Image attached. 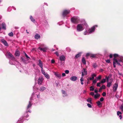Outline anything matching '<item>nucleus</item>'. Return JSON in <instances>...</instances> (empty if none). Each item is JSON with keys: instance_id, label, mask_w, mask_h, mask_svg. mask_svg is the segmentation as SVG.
I'll use <instances>...</instances> for the list:
<instances>
[{"instance_id": "f704fd0d", "label": "nucleus", "mask_w": 123, "mask_h": 123, "mask_svg": "<svg viewBox=\"0 0 123 123\" xmlns=\"http://www.w3.org/2000/svg\"><path fill=\"white\" fill-rule=\"evenodd\" d=\"M8 35L10 37H12L13 35V33L12 32L9 33L8 34Z\"/></svg>"}, {"instance_id": "0e129e2a", "label": "nucleus", "mask_w": 123, "mask_h": 123, "mask_svg": "<svg viewBox=\"0 0 123 123\" xmlns=\"http://www.w3.org/2000/svg\"><path fill=\"white\" fill-rule=\"evenodd\" d=\"M55 83H56V86H58V84H59V83L57 81H55Z\"/></svg>"}, {"instance_id": "f257e3e1", "label": "nucleus", "mask_w": 123, "mask_h": 123, "mask_svg": "<svg viewBox=\"0 0 123 123\" xmlns=\"http://www.w3.org/2000/svg\"><path fill=\"white\" fill-rule=\"evenodd\" d=\"M35 94L33 92L32 94L31 97L30 99V101L29 102V104H28L26 108V112L28 113V112H31V111L30 109L31 108L32 105L34 102L36 101V99L35 98L36 97L35 96H34Z\"/></svg>"}, {"instance_id": "680f3d73", "label": "nucleus", "mask_w": 123, "mask_h": 123, "mask_svg": "<svg viewBox=\"0 0 123 123\" xmlns=\"http://www.w3.org/2000/svg\"><path fill=\"white\" fill-rule=\"evenodd\" d=\"M17 123H22V121H21V120H18V122Z\"/></svg>"}, {"instance_id": "de8ad7c7", "label": "nucleus", "mask_w": 123, "mask_h": 123, "mask_svg": "<svg viewBox=\"0 0 123 123\" xmlns=\"http://www.w3.org/2000/svg\"><path fill=\"white\" fill-rule=\"evenodd\" d=\"M119 59L120 60H121V62H122V61H123V57L120 56V57Z\"/></svg>"}, {"instance_id": "bf43d9fd", "label": "nucleus", "mask_w": 123, "mask_h": 123, "mask_svg": "<svg viewBox=\"0 0 123 123\" xmlns=\"http://www.w3.org/2000/svg\"><path fill=\"white\" fill-rule=\"evenodd\" d=\"M90 94L92 96L94 95V93L93 92H91L90 93Z\"/></svg>"}, {"instance_id": "a211bd4d", "label": "nucleus", "mask_w": 123, "mask_h": 123, "mask_svg": "<svg viewBox=\"0 0 123 123\" xmlns=\"http://www.w3.org/2000/svg\"><path fill=\"white\" fill-rule=\"evenodd\" d=\"M112 82V80L110 82H107V86L108 87H110L111 85Z\"/></svg>"}, {"instance_id": "1a4fd4ad", "label": "nucleus", "mask_w": 123, "mask_h": 123, "mask_svg": "<svg viewBox=\"0 0 123 123\" xmlns=\"http://www.w3.org/2000/svg\"><path fill=\"white\" fill-rule=\"evenodd\" d=\"M118 87V84L116 83H115L113 85V91L115 92L116 91Z\"/></svg>"}, {"instance_id": "aec40b11", "label": "nucleus", "mask_w": 123, "mask_h": 123, "mask_svg": "<svg viewBox=\"0 0 123 123\" xmlns=\"http://www.w3.org/2000/svg\"><path fill=\"white\" fill-rule=\"evenodd\" d=\"M113 55L114 57V58H118V59H119L120 55H119L118 54H114Z\"/></svg>"}, {"instance_id": "7c9ffc66", "label": "nucleus", "mask_w": 123, "mask_h": 123, "mask_svg": "<svg viewBox=\"0 0 123 123\" xmlns=\"http://www.w3.org/2000/svg\"><path fill=\"white\" fill-rule=\"evenodd\" d=\"M41 71L42 73L44 75H45L46 74H47L45 72V71L43 70V69H41Z\"/></svg>"}, {"instance_id": "3c124183", "label": "nucleus", "mask_w": 123, "mask_h": 123, "mask_svg": "<svg viewBox=\"0 0 123 123\" xmlns=\"http://www.w3.org/2000/svg\"><path fill=\"white\" fill-rule=\"evenodd\" d=\"M65 73L67 74H68L69 73V71L68 70H66L65 71Z\"/></svg>"}, {"instance_id": "9d476101", "label": "nucleus", "mask_w": 123, "mask_h": 123, "mask_svg": "<svg viewBox=\"0 0 123 123\" xmlns=\"http://www.w3.org/2000/svg\"><path fill=\"white\" fill-rule=\"evenodd\" d=\"M82 76H84L85 75L87 74V73L86 69L84 68H83V70L82 71Z\"/></svg>"}, {"instance_id": "f03ea898", "label": "nucleus", "mask_w": 123, "mask_h": 123, "mask_svg": "<svg viewBox=\"0 0 123 123\" xmlns=\"http://www.w3.org/2000/svg\"><path fill=\"white\" fill-rule=\"evenodd\" d=\"M85 26L87 27L88 25L85 21L83 20V22L78 24L76 26V31L78 32H80L83 31L85 28Z\"/></svg>"}, {"instance_id": "09e8293b", "label": "nucleus", "mask_w": 123, "mask_h": 123, "mask_svg": "<svg viewBox=\"0 0 123 123\" xmlns=\"http://www.w3.org/2000/svg\"><path fill=\"white\" fill-rule=\"evenodd\" d=\"M97 80H96V79H95V80H94L93 81V84H95L97 82Z\"/></svg>"}, {"instance_id": "f8f14e48", "label": "nucleus", "mask_w": 123, "mask_h": 123, "mask_svg": "<svg viewBox=\"0 0 123 123\" xmlns=\"http://www.w3.org/2000/svg\"><path fill=\"white\" fill-rule=\"evenodd\" d=\"M38 65L40 67L41 69H43V63L41 61L39 60L38 61Z\"/></svg>"}, {"instance_id": "603ef678", "label": "nucleus", "mask_w": 123, "mask_h": 123, "mask_svg": "<svg viewBox=\"0 0 123 123\" xmlns=\"http://www.w3.org/2000/svg\"><path fill=\"white\" fill-rule=\"evenodd\" d=\"M90 53H87L86 54V57H87L88 56L90 55Z\"/></svg>"}, {"instance_id": "774afa93", "label": "nucleus", "mask_w": 123, "mask_h": 123, "mask_svg": "<svg viewBox=\"0 0 123 123\" xmlns=\"http://www.w3.org/2000/svg\"><path fill=\"white\" fill-rule=\"evenodd\" d=\"M113 55H112L111 54L110 55L109 57L110 58H112V57Z\"/></svg>"}, {"instance_id": "a19ab883", "label": "nucleus", "mask_w": 123, "mask_h": 123, "mask_svg": "<svg viewBox=\"0 0 123 123\" xmlns=\"http://www.w3.org/2000/svg\"><path fill=\"white\" fill-rule=\"evenodd\" d=\"M91 104H90H90L88 103L87 104V106H88V107L90 108H92V106Z\"/></svg>"}, {"instance_id": "864d4df0", "label": "nucleus", "mask_w": 123, "mask_h": 123, "mask_svg": "<svg viewBox=\"0 0 123 123\" xmlns=\"http://www.w3.org/2000/svg\"><path fill=\"white\" fill-rule=\"evenodd\" d=\"M104 100V98L103 97L101 98L100 99V100L101 101H103Z\"/></svg>"}, {"instance_id": "a878e982", "label": "nucleus", "mask_w": 123, "mask_h": 123, "mask_svg": "<svg viewBox=\"0 0 123 123\" xmlns=\"http://www.w3.org/2000/svg\"><path fill=\"white\" fill-rule=\"evenodd\" d=\"M62 95H63V97L66 96H67V93L65 91L62 90Z\"/></svg>"}, {"instance_id": "4c0bfd02", "label": "nucleus", "mask_w": 123, "mask_h": 123, "mask_svg": "<svg viewBox=\"0 0 123 123\" xmlns=\"http://www.w3.org/2000/svg\"><path fill=\"white\" fill-rule=\"evenodd\" d=\"M96 103L98 106H99L101 104V103L99 101H98L96 102Z\"/></svg>"}, {"instance_id": "412c9836", "label": "nucleus", "mask_w": 123, "mask_h": 123, "mask_svg": "<svg viewBox=\"0 0 123 123\" xmlns=\"http://www.w3.org/2000/svg\"><path fill=\"white\" fill-rule=\"evenodd\" d=\"M30 18L31 21L34 23L35 22V20L32 17V16L31 15L30 16Z\"/></svg>"}, {"instance_id": "37998d69", "label": "nucleus", "mask_w": 123, "mask_h": 123, "mask_svg": "<svg viewBox=\"0 0 123 123\" xmlns=\"http://www.w3.org/2000/svg\"><path fill=\"white\" fill-rule=\"evenodd\" d=\"M11 7H8V8L7 9V11L8 12L10 11H11Z\"/></svg>"}, {"instance_id": "bb28decb", "label": "nucleus", "mask_w": 123, "mask_h": 123, "mask_svg": "<svg viewBox=\"0 0 123 123\" xmlns=\"http://www.w3.org/2000/svg\"><path fill=\"white\" fill-rule=\"evenodd\" d=\"M2 28L3 29L6 30V25L4 23H3L2 24Z\"/></svg>"}, {"instance_id": "f3484780", "label": "nucleus", "mask_w": 123, "mask_h": 123, "mask_svg": "<svg viewBox=\"0 0 123 123\" xmlns=\"http://www.w3.org/2000/svg\"><path fill=\"white\" fill-rule=\"evenodd\" d=\"M46 89V88L45 87L42 86L40 87L39 90L40 91L43 92L44 90H45Z\"/></svg>"}, {"instance_id": "8fccbe9b", "label": "nucleus", "mask_w": 123, "mask_h": 123, "mask_svg": "<svg viewBox=\"0 0 123 123\" xmlns=\"http://www.w3.org/2000/svg\"><path fill=\"white\" fill-rule=\"evenodd\" d=\"M101 83L100 82H99V83H98L97 84V86L98 87H100V84H101Z\"/></svg>"}, {"instance_id": "79ce46f5", "label": "nucleus", "mask_w": 123, "mask_h": 123, "mask_svg": "<svg viewBox=\"0 0 123 123\" xmlns=\"http://www.w3.org/2000/svg\"><path fill=\"white\" fill-rule=\"evenodd\" d=\"M101 75H99L98 77L96 78V79H97L98 80H100L101 79Z\"/></svg>"}, {"instance_id": "6e6552de", "label": "nucleus", "mask_w": 123, "mask_h": 123, "mask_svg": "<svg viewBox=\"0 0 123 123\" xmlns=\"http://www.w3.org/2000/svg\"><path fill=\"white\" fill-rule=\"evenodd\" d=\"M43 79L42 77H39L38 79V84L39 85H40L43 83Z\"/></svg>"}, {"instance_id": "9b49d317", "label": "nucleus", "mask_w": 123, "mask_h": 123, "mask_svg": "<svg viewBox=\"0 0 123 123\" xmlns=\"http://www.w3.org/2000/svg\"><path fill=\"white\" fill-rule=\"evenodd\" d=\"M1 42L4 44V45L6 46H8V44L7 42L4 39H2L1 40Z\"/></svg>"}, {"instance_id": "c756f323", "label": "nucleus", "mask_w": 123, "mask_h": 123, "mask_svg": "<svg viewBox=\"0 0 123 123\" xmlns=\"http://www.w3.org/2000/svg\"><path fill=\"white\" fill-rule=\"evenodd\" d=\"M54 74L56 76L60 78V77H61L60 76V75H59L58 73L56 72H54Z\"/></svg>"}, {"instance_id": "39448f33", "label": "nucleus", "mask_w": 123, "mask_h": 123, "mask_svg": "<svg viewBox=\"0 0 123 123\" xmlns=\"http://www.w3.org/2000/svg\"><path fill=\"white\" fill-rule=\"evenodd\" d=\"M121 62V60H120L119 59H118L117 60L116 58H113V65L114 68L116 67V64H117L118 65L121 66V65L120 63V62Z\"/></svg>"}, {"instance_id": "49530a36", "label": "nucleus", "mask_w": 123, "mask_h": 123, "mask_svg": "<svg viewBox=\"0 0 123 123\" xmlns=\"http://www.w3.org/2000/svg\"><path fill=\"white\" fill-rule=\"evenodd\" d=\"M109 76L107 77V76H106V77L105 79H106L107 82H108L109 79Z\"/></svg>"}, {"instance_id": "338daca9", "label": "nucleus", "mask_w": 123, "mask_h": 123, "mask_svg": "<svg viewBox=\"0 0 123 123\" xmlns=\"http://www.w3.org/2000/svg\"><path fill=\"white\" fill-rule=\"evenodd\" d=\"M65 75H66V74L65 73H62V76H65Z\"/></svg>"}, {"instance_id": "473e14b6", "label": "nucleus", "mask_w": 123, "mask_h": 123, "mask_svg": "<svg viewBox=\"0 0 123 123\" xmlns=\"http://www.w3.org/2000/svg\"><path fill=\"white\" fill-rule=\"evenodd\" d=\"M44 76L47 79H49L50 78L49 75L48 74H46Z\"/></svg>"}, {"instance_id": "58836bf2", "label": "nucleus", "mask_w": 123, "mask_h": 123, "mask_svg": "<svg viewBox=\"0 0 123 123\" xmlns=\"http://www.w3.org/2000/svg\"><path fill=\"white\" fill-rule=\"evenodd\" d=\"M90 56L92 57H96V55L94 54H91Z\"/></svg>"}, {"instance_id": "13d9d810", "label": "nucleus", "mask_w": 123, "mask_h": 123, "mask_svg": "<svg viewBox=\"0 0 123 123\" xmlns=\"http://www.w3.org/2000/svg\"><path fill=\"white\" fill-rule=\"evenodd\" d=\"M83 76H82L81 78L80 79V81L81 82H83Z\"/></svg>"}, {"instance_id": "4be33fe9", "label": "nucleus", "mask_w": 123, "mask_h": 123, "mask_svg": "<svg viewBox=\"0 0 123 123\" xmlns=\"http://www.w3.org/2000/svg\"><path fill=\"white\" fill-rule=\"evenodd\" d=\"M92 98H88L86 100L87 101L91 104H92Z\"/></svg>"}, {"instance_id": "052dcab7", "label": "nucleus", "mask_w": 123, "mask_h": 123, "mask_svg": "<svg viewBox=\"0 0 123 123\" xmlns=\"http://www.w3.org/2000/svg\"><path fill=\"white\" fill-rule=\"evenodd\" d=\"M40 46L41 47H44L45 46L44 44H40Z\"/></svg>"}, {"instance_id": "b1692460", "label": "nucleus", "mask_w": 123, "mask_h": 123, "mask_svg": "<svg viewBox=\"0 0 123 123\" xmlns=\"http://www.w3.org/2000/svg\"><path fill=\"white\" fill-rule=\"evenodd\" d=\"M20 55V52L19 51L17 50L16 51L15 54V55L16 56H19Z\"/></svg>"}, {"instance_id": "20e7f679", "label": "nucleus", "mask_w": 123, "mask_h": 123, "mask_svg": "<svg viewBox=\"0 0 123 123\" xmlns=\"http://www.w3.org/2000/svg\"><path fill=\"white\" fill-rule=\"evenodd\" d=\"M70 12L69 10L65 9L63 10L62 13V19H67L68 17V15Z\"/></svg>"}, {"instance_id": "e2e57ef3", "label": "nucleus", "mask_w": 123, "mask_h": 123, "mask_svg": "<svg viewBox=\"0 0 123 123\" xmlns=\"http://www.w3.org/2000/svg\"><path fill=\"white\" fill-rule=\"evenodd\" d=\"M55 54H56V55H57V56H59V55L57 52H55Z\"/></svg>"}, {"instance_id": "72a5a7b5", "label": "nucleus", "mask_w": 123, "mask_h": 123, "mask_svg": "<svg viewBox=\"0 0 123 123\" xmlns=\"http://www.w3.org/2000/svg\"><path fill=\"white\" fill-rule=\"evenodd\" d=\"M25 56L26 57L27 59V60H29L30 59V58L25 53Z\"/></svg>"}, {"instance_id": "423d86ee", "label": "nucleus", "mask_w": 123, "mask_h": 123, "mask_svg": "<svg viewBox=\"0 0 123 123\" xmlns=\"http://www.w3.org/2000/svg\"><path fill=\"white\" fill-rule=\"evenodd\" d=\"M71 21L74 23H77L79 22L80 19L78 17L74 16L71 18Z\"/></svg>"}, {"instance_id": "2f4dec72", "label": "nucleus", "mask_w": 123, "mask_h": 123, "mask_svg": "<svg viewBox=\"0 0 123 123\" xmlns=\"http://www.w3.org/2000/svg\"><path fill=\"white\" fill-rule=\"evenodd\" d=\"M106 81V79H103L101 80L100 82L101 83H104Z\"/></svg>"}, {"instance_id": "393cba45", "label": "nucleus", "mask_w": 123, "mask_h": 123, "mask_svg": "<svg viewBox=\"0 0 123 123\" xmlns=\"http://www.w3.org/2000/svg\"><path fill=\"white\" fill-rule=\"evenodd\" d=\"M82 54V52H79L78 54H76L75 56V58H77L81 56V55Z\"/></svg>"}, {"instance_id": "4d7b16f0", "label": "nucleus", "mask_w": 123, "mask_h": 123, "mask_svg": "<svg viewBox=\"0 0 123 123\" xmlns=\"http://www.w3.org/2000/svg\"><path fill=\"white\" fill-rule=\"evenodd\" d=\"M106 62H107L109 63L110 62V59H108L106 60Z\"/></svg>"}, {"instance_id": "ddd939ff", "label": "nucleus", "mask_w": 123, "mask_h": 123, "mask_svg": "<svg viewBox=\"0 0 123 123\" xmlns=\"http://www.w3.org/2000/svg\"><path fill=\"white\" fill-rule=\"evenodd\" d=\"M96 75L94 73H93L91 74V76L92 77H90L89 78L90 80H94V77L96 76Z\"/></svg>"}, {"instance_id": "e433bc0d", "label": "nucleus", "mask_w": 123, "mask_h": 123, "mask_svg": "<svg viewBox=\"0 0 123 123\" xmlns=\"http://www.w3.org/2000/svg\"><path fill=\"white\" fill-rule=\"evenodd\" d=\"M105 86L104 85L102 86L101 87H100V89H105Z\"/></svg>"}, {"instance_id": "c03bdc74", "label": "nucleus", "mask_w": 123, "mask_h": 123, "mask_svg": "<svg viewBox=\"0 0 123 123\" xmlns=\"http://www.w3.org/2000/svg\"><path fill=\"white\" fill-rule=\"evenodd\" d=\"M120 109L122 111H123V103L120 106Z\"/></svg>"}, {"instance_id": "0eeeda50", "label": "nucleus", "mask_w": 123, "mask_h": 123, "mask_svg": "<svg viewBox=\"0 0 123 123\" xmlns=\"http://www.w3.org/2000/svg\"><path fill=\"white\" fill-rule=\"evenodd\" d=\"M6 55L8 58H9V59L15 60V58L9 52H7Z\"/></svg>"}, {"instance_id": "2eb2a0df", "label": "nucleus", "mask_w": 123, "mask_h": 123, "mask_svg": "<svg viewBox=\"0 0 123 123\" xmlns=\"http://www.w3.org/2000/svg\"><path fill=\"white\" fill-rule=\"evenodd\" d=\"M16 61V60L15 59V60H13L12 59H10L9 63L11 65H15V62Z\"/></svg>"}, {"instance_id": "a18cd8bd", "label": "nucleus", "mask_w": 123, "mask_h": 123, "mask_svg": "<svg viewBox=\"0 0 123 123\" xmlns=\"http://www.w3.org/2000/svg\"><path fill=\"white\" fill-rule=\"evenodd\" d=\"M90 90L91 91H93L94 90V88L93 87V86H92L90 87Z\"/></svg>"}, {"instance_id": "cd10ccee", "label": "nucleus", "mask_w": 123, "mask_h": 123, "mask_svg": "<svg viewBox=\"0 0 123 123\" xmlns=\"http://www.w3.org/2000/svg\"><path fill=\"white\" fill-rule=\"evenodd\" d=\"M100 96V94L98 93H97L94 95V98H96L99 97Z\"/></svg>"}, {"instance_id": "4468645a", "label": "nucleus", "mask_w": 123, "mask_h": 123, "mask_svg": "<svg viewBox=\"0 0 123 123\" xmlns=\"http://www.w3.org/2000/svg\"><path fill=\"white\" fill-rule=\"evenodd\" d=\"M77 79V77L75 76H73L71 77L70 78V80L73 81H76Z\"/></svg>"}, {"instance_id": "7ed1b4c3", "label": "nucleus", "mask_w": 123, "mask_h": 123, "mask_svg": "<svg viewBox=\"0 0 123 123\" xmlns=\"http://www.w3.org/2000/svg\"><path fill=\"white\" fill-rule=\"evenodd\" d=\"M98 26L97 25H95L93 26L88 30H87V29L86 30V31L84 32V34L85 35H88L94 32L96 28Z\"/></svg>"}, {"instance_id": "5fc2aeb1", "label": "nucleus", "mask_w": 123, "mask_h": 123, "mask_svg": "<svg viewBox=\"0 0 123 123\" xmlns=\"http://www.w3.org/2000/svg\"><path fill=\"white\" fill-rule=\"evenodd\" d=\"M55 62V61L53 59H52L51 61V62L52 63H54Z\"/></svg>"}, {"instance_id": "6ab92c4d", "label": "nucleus", "mask_w": 123, "mask_h": 123, "mask_svg": "<svg viewBox=\"0 0 123 123\" xmlns=\"http://www.w3.org/2000/svg\"><path fill=\"white\" fill-rule=\"evenodd\" d=\"M65 59L66 58L65 56L62 55V65H63L64 64V62Z\"/></svg>"}, {"instance_id": "69168bd1", "label": "nucleus", "mask_w": 123, "mask_h": 123, "mask_svg": "<svg viewBox=\"0 0 123 123\" xmlns=\"http://www.w3.org/2000/svg\"><path fill=\"white\" fill-rule=\"evenodd\" d=\"M57 24L60 26L62 25V23L61 22H58L57 23Z\"/></svg>"}, {"instance_id": "dca6fc26", "label": "nucleus", "mask_w": 123, "mask_h": 123, "mask_svg": "<svg viewBox=\"0 0 123 123\" xmlns=\"http://www.w3.org/2000/svg\"><path fill=\"white\" fill-rule=\"evenodd\" d=\"M34 38L35 39L37 40L39 39L40 38V36L39 34H36L34 36Z\"/></svg>"}, {"instance_id": "c85d7f7f", "label": "nucleus", "mask_w": 123, "mask_h": 123, "mask_svg": "<svg viewBox=\"0 0 123 123\" xmlns=\"http://www.w3.org/2000/svg\"><path fill=\"white\" fill-rule=\"evenodd\" d=\"M82 61L83 63L84 64H86V62L85 58L84 57H83L82 59Z\"/></svg>"}, {"instance_id": "ea45409f", "label": "nucleus", "mask_w": 123, "mask_h": 123, "mask_svg": "<svg viewBox=\"0 0 123 123\" xmlns=\"http://www.w3.org/2000/svg\"><path fill=\"white\" fill-rule=\"evenodd\" d=\"M122 114V113L121 112L119 111H118L117 112V115L118 116L119 115H121Z\"/></svg>"}, {"instance_id": "c9c22d12", "label": "nucleus", "mask_w": 123, "mask_h": 123, "mask_svg": "<svg viewBox=\"0 0 123 123\" xmlns=\"http://www.w3.org/2000/svg\"><path fill=\"white\" fill-rule=\"evenodd\" d=\"M93 67L94 68H96L97 67V66L95 63H94L93 64Z\"/></svg>"}, {"instance_id": "5701e85b", "label": "nucleus", "mask_w": 123, "mask_h": 123, "mask_svg": "<svg viewBox=\"0 0 123 123\" xmlns=\"http://www.w3.org/2000/svg\"><path fill=\"white\" fill-rule=\"evenodd\" d=\"M38 49L40 50L43 51L44 52H46V48H42L40 47L38 48Z\"/></svg>"}, {"instance_id": "6e6d98bb", "label": "nucleus", "mask_w": 123, "mask_h": 123, "mask_svg": "<svg viewBox=\"0 0 123 123\" xmlns=\"http://www.w3.org/2000/svg\"><path fill=\"white\" fill-rule=\"evenodd\" d=\"M102 95L103 96H105L106 95V93L104 92H103L102 93Z\"/></svg>"}]
</instances>
